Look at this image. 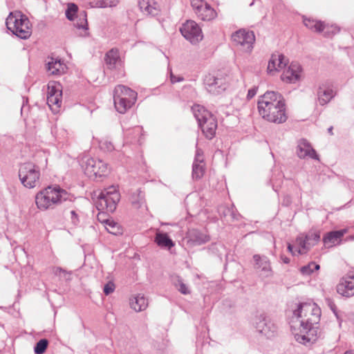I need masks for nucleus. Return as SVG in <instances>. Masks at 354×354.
<instances>
[{
  "label": "nucleus",
  "mask_w": 354,
  "mask_h": 354,
  "mask_svg": "<svg viewBox=\"0 0 354 354\" xmlns=\"http://www.w3.org/2000/svg\"><path fill=\"white\" fill-rule=\"evenodd\" d=\"M293 319L299 324V328L291 325L292 334L297 342L306 345L313 344L321 337L322 330L318 324L321 317V309L315 303L305 302L299 304L297 309L293 311Z\"/></svg>",
  "instance_id": "nucleus-1"
},
{
  "label": "nucleus",
  "mask_w": 354,
  "mask_h": 354,
  "mask_svg": "<svg viewBox=\"0 0 354 354\" xmlns=\"http://www.w3.org/2000/svg\"><path fill=\"white\" fill-rule=\"evenodd\" d=\"M258 109L262 118L270 122L281 124L288 119L284 97L278 92L267 91L261 95Z\"/></svg>",
  "instance_id": "nucleus-2"
},
{
  "label": "nucleus",
  "mask_w": 354,
  "mask_h": 354,
  "mask_svg": "<svg viewBox=\"0 0 354 354\" xmlns=\"http://www.w3.org/2000/svg\"><path fill=\"white\" fill-rule=\"evenodd\" d=\"M68 196V192L59 186H49L36 194L35 203L39 209L46 210L66 201Z\"/></svg>",
  "instance_id": "nucleus-3"
},
{
  "label": "nucleus",
  "mask_w": 354,
  "mask_h": 354,
  "mask_svg": "<svg viewBox=\"0 0 354 354\" xmlns=\"http://www.w3.org/2000/svg\"><path fill=\"white\" fill-rule=\"evenodd\" d=\"M6 24L10 31L21 39H26L31 35L30 21L20 12H10L6 19Z\"/></svg>",
  "instance_id": "nucleus-4"
},
{
  "label": "nucleus",
  "mask_w": 354,
  "mask_h": 354,
  "mask_svg": "<svg viewBox=\"0 0 354 354\" xmlns=\"http://www.w3.org/2000/svg\"><path fill=\"white\" fill-rule=\"evenodd\" d=\"M137 93L130 88L118 85L114 91V106L118 112L124 113L136 102Z\"/></svg>",
  "instance_id": "nucleus-5"
},
{
  "label": "nucleus",
  "mask_w": 354,
  "mask_h": 354,
  "mask_svg": "<svg viewBox=\"0 0 354 354\" xmlns=\"http://www.w3.org/2000/svg\"><path fill=\"white\" fill-rule=\"evenodd\" d=\"M18 176L21 183L26 188L32 189L39 185L40 169L32 162L21 164Z\"/></svg>",
  "instance_id": "nucleus-6"
},
{
  "label": "nucleus",
  "mask_w": 354,
  "mask_h": 354,
  "mask_svg": "<svg viewBox=\"0 0 354 354\" xmlns=\"http://www.w3.org/2000/svg\"><path fill=\"white\" fill-rule=\"evenodd\" d=\"M120 200V194L117 187L111 186L100 192L96 201V207L99 210L113 212Z\"/></svg>",
  "instance_id": "nucleus-7"
},
{
  "label": "nucleus",
  "mask_w": 354,
  "mask_h": 354,
  "mask_svg": "<svg viewBox=\"0 0 354 354\" xmlns=\"http://www.w3.org/2000/svg\"><path fill=\"white\" fill-rule=\"evenodd\" d=\"M180 31L182 35L193 44L198 43L203 37L201 28L194 21H187L183 24Z\"/></svg>",
  "instance_id": "nucleus-8"
},
{
  "label": "nucleus",
  "mask_w": 354,
  "mask_h": 354,
  "mask_svg": "<svg viewBox=\"0 0 354 354\" xmlns=\"http://www.w3.org/2000/svg\"><path fill=\"white\" fill-rule=\"evenodd\" d=\"M85 173L90 178L102 177L108 174L107 165L101 160L89 158L85 163Z\"/></svg>",
  "instance_id": "nucleus-9"
},
{
  "label": "nucleus",
  "mask_w": 354,
  "mask_h": 354,
  "mask_svg": "<svg viewBox=\"0 0 354 354\" xmlns=\"http://www.w3.org/2000/svg\"><path fill=\"white\" fill-rule=\"evenodd\" d=\"M232 38L236 45L241 46L246 52H250L253 48L255 36L252 31L239 30L232 35Z\"/></svg>",
  "instance_id": "nucleus-10"
},
{
  "label": "nucleus",
  "mask_w": 354,
  "mask_h": 354,
  "mask_svg": "<svg viewBox=\"0 0 354 354\" xmlns=\"http://www.w3.org/2000/svg\"><path fill=\"white\" fill-rule=\"evenodd\" d=\"M254 324L257 330L268 338L274 337L277 330L276 325L264 314H261L256 317Z\"/></svg>",
  "instance_id": "nucleus-11"
},
{
  "label": "nucleus",
  "mask_w": 354,
  "mask_h": 354,
  "mask_svg": "<svg viewBox=\"0 0 354 354\" xmlns=\"http://www.w3.org/2000/svg\"><path fill=\"white\" fill-rule=\"evenodd\" d=\"M337 292L345 297L354 295V272H351L340 279L336 286Z\"/></svg>",
  "instance_id": "nucleus-12"
},
{
  "label": "nucleus",
  "mask_w": 354,
  "mask_h": 354,
  "mask_svg": "<svg viewBox=\"0 0 354 354\" xmlns=\"http://www.w3.org/2000/svg\"><path fill=\"white\" fill-rule=\"evenodd\" d=\"M253 259L255 262L254 268L260 274L264 277H270L273 275V271L271 268L269 259L263 255L254 254Z\"/></svg>",
  "instance_id": "nucleus-13"
},
{
  "label": "nucleus",
  "mask_w": 354,
  "mask_h": 354,
  "mask_svg": "<svg viewBox=\"0 0 354 354\" xmlns=\"http://www.w3.org/2000/svg\"><path fill=\"white\" fill-rule=\"evenodd\" d=\"M320 239L319 232H309L304 239L303 237H297L296 242L301 247L298 250L299 254L306 252L311 246L315 245Z\"/></svg>",
  "instance_id": "nucleus-14"
},
{
  "label": "nucleus",
  "mask_w": 354,
  "mask_h": 354,
  "mask_svg": "<svg viewBox=\"0 0 354 354\" xmlns=\"http://www.w3.org/2000/svg\"><path fill=\"white\" fill-rule=\"evenodd\" d=\"M301 67L297 62H292L282 73L281 78L286 83H295L300 79Z\"/></svg>",
  "instance_id": "nucleus-15"
},
{
  "label": "nucleus",
  "mask_w": 354,
  "mask_h": 354,
  "mask_svg": "<svg viewBox=\"0 0 354 354\" xmlns=\"http://www.w3.org/2000/svg\"><path fill=\"white\" fill-rule=\"evenodd\" d=\"M204 82L207 86V91L213 94H219L226 88L225 85L223 84V79L218 78L211 74H208L205 76Z\"/></svg>",
  "instance_id": "nucleus-16"
},
{
  "label": "nucleus",
  "mask_w": 354,
  "mask_h": 354,
  "mask_svg": "<svg viewBox=\"0 0 354 354\" xmlns=\"http://www.w3.org/2000/svg\"><path fill=\"white\" fill-rule=\"evenodd\" d=\"M62 91L61 85H48L47 103L49 106L53 105L60 107L62 104Z\"/></svg>",
  "instance_id": "nucleus-17"
},
{
  "label": "nucleus",
  "mask_w": 354,
  "mask_h": 354,
  "mask_svg": "<svg viewBox=\"0 0 354 354\" xmlns=\"http://www.w3.org/2000/svg\"><path fill=\"white\" fill-rule=\"evenodd\" d=\"M206 138L212 140L216 135L217 121L214 115L208 117L198 124Z\"/></svg>",
  "instance_id": "nucleus-18"
},
{
  "label": "nucleus",
  "mask_w": 354,
  "mask_h": 354,
  "mask_svg": "<svg viewBox=\"0 0 354 354\" xmlns=\"http://www.w3.org/2000/svg\"><path fill=\"white\" fill-rule=\"evenodd\" d=\"M288 64V59L283 54H273L268 62L267 71L268 73L279 71Z\"/></svg>",
  "instance_id": "nucleus-19"
},
{
  "label": "nucleus",
  "mask_w": 354,
  "mask_h": 354,
  "mask_svg": "<svg viewBox=\"0 0 354 354\" xmlns=\"http://www.w3.org/2000/svg\"><path fill=\"white\" fill-rule=\"evenodd\" d=\"M297 153L300 158H305L306 156H309L313 159L318 160V156L315 150L305 139H301L298 142Z\"/></svg>",
  "instance_id": "nucleus-20"
},
{
  "label": "nucleus",
  "mask_w": 354,
  "mask_h": 354,
  "mask_svg": "<svg viewBox=\"0 0 354 354\" xmlns=\"http://www.w3.org/2000/svg\"><path fill=\"white\" fill-rule=\"evenodd\" d=\"M346 230L331 231L325 234L323 242L326 247L330 248L340 242L341 239L346 234Z\"/></svg>",
  "instance_id": "nucleus-21"
},
{
  "label": "nucleus",
  "mask_w": 354,
  "mask_h": 354,
  "mask_svg": "<svg viewBox=\"0 0 354 354\" xmlns=\"http://www.w3.org/2000/svg\"><path fill=\"white\" fill-rule=\"evenodd\" d=\"M317 94L319 103L322 106L328 103L335 95L333 90L325 84L319 86Z\"/></svg>",
  "instance_id": "nucleus-22"
},
{
  "label": "nucleus",
  "mask_w": 354,
  "mask_h": 354,
  "mask_svg": "<svg viewBox=\"0 0 354 354\" xmlns=\"http://www.w3.org/2000/svg\"><path fill=\"white\" fill-rule=\"evenodd\" d=\"M205 174V164L200 155L199 150L196 151L194 161L192 165V178L197 180L201 179Z\"/></svg>",
  "instance_id": "nucleus-23"
},
{
  "label": "nucleus",
  "mask_w": 354,
  "mask_h": 354,
  "mask_svg": "<svg viewBox=\"0 0 354 354\" xmlns=\"http://www.w3.org/2000/svg\"><path fill=\"white\" fill-rule=\"evenodd\" d=\"M138 6L142 12L146 15L156 16L159 13V7L153 0H139Z\"/></svg>",
  "instance_id": "nucleus-24"
},
{
  "label": "nucleus",
  "mask_w": 354,
  "mask_h": 354,
  "mask_svg": "<svg viewBox=\"0 0 354 354\" xmlns=\"http://www.w3.org/2000/svg\"><path fill=\"white\" fill-rule=\"evenodd\" d=\"M66 65L60 59L50 58L46 64V69L51 75H60L65 72Z\"/></svg>",
  "instance_id": "nucleus-25"
},
{
  "label": "nucleus",
  "mask_w": 354,
  "mask_h": 354,
  "mask_svg": "<svg viewBox=\"0 0 354 354\" xmlns=\"http://www.w3.org/2000/svg\"><path fill=\"white\" fill-rule=\"evenodd\" d=\"M104 61L108 68H115L120 62L118 50L116 48H112L109 50L105 55Z\"/></svg>",
  "instance_id": "nucleus-26"
},
{
  "label": "nucleus",
  "mask_w": 354,
  "mask_h": 354,
  "mask_svg": "<svg viewBox=\"0 0 354 354\" xmlns=\"http://www.w3.org/2000/svg\"><path fill=\"white\" fill-rule=\"evenodd\" d=\"M203 21H210L216 17L215 10L206 3L195 13Z\"/></svg>",
  "instance_id": "nucleus-27"
},
{
  "label": "nucleus",
  "mask_w": 354,
  "mask_h": 354,
  "mask_svg": "<svg viewBox=\"0 0 354 354\" xmlns=\"http://www.w3.org/2000/svg\"><path fill=\"white\" fill-rule=\"evenodd\" d=\"M130 306L135 311L140 312L147 308L148 301L144 295L138 294L131 299Z\"/></svg>",
  "instance_id": "nucleus-28"
},
{
  "label": "nucleus",
  "mask_w": 354,
  "mask_h": 354,
  "mask_svg": "<svg viewBox=\"0 0 354 354\" xmlns=\"http://www.w3.org/2000/svg\"><path fill=\"white\" fill-rule=\"evenodd\" d=\"M192 110L194 117L198 121V124L203 121L209 118L212 114L209 112L205 108L199 104H195L192 107Z\"/></svg>",
  "instance_id": "nucleus-29"
},
{
  "label": "nucleus",
  "mask_w": 354,
  "mask_h": 354,
  "mask_svg": "<svg viewBox=\"0 0 354 354\" xmlns=\"http://www.w3.org/2000/svg\"><path fill=\"white\" fill-rule=\"evenodd\" d=\"M189 241L194 245H200L209 241V236L198 230H192L189 234Z\"/></svg>",
  "instance_id": "nucleus-30"
},
{
  "label": "nucleus",
  "mask_w": 354,
  "mask_h": 354,
  "mask_svg": "<svg viewBox=\"0 0 354 354\" xmlns=\"http://www.w3.org/2000/svg\"><path fill=\"white\" fill-rule=\"evenodd\" d=\"M155 241L158 245L162 248H167L170 249L174 246V241L169 238L167 233L158 232L156 234Z\"/></svg>",
  "instance_id": "nucleus-31"
},
{
  "label": "nucleus",
  "mask_w": 354,
  "mask_h": 354,
  "mask_svg": "<svg viewBox=\"0 0 354 354\" xmlns=\"http://www.w3.org/2000/svg\"><path fill=\"white\" fill-rule=\"evenodd\" d=\"M73 21L74 26L77 28L83 29L84 30H88L86 12L84 10L80 12Z\"/></svg>",
  "instance_id": "nucleus-32"
},
{
  "label": "nucleus",
  "mask_w": 354,
  "mask_h": 354,
  "mask_svg": "<svg viewBox=\"0 0 354 354\" xmlns=\"http://www.w3.org/2000/svg\"><path fill=\"white\" fill-rule=\"evenodd\" d=\"M125 135L130 139L131 142H140V137L142 135V128L140 126H136L132 129L126 131Z\"/></svg>",
  "instance_id": "nucleus-33"
},
{
  "label": "nucleus",
  "mask_w": 354,
  "mask_h": 354,
  "mask_svg": "<svg viewBox=\"0 0 354 354\" xmlns=\"http://www.w3.org/2000/svg\"><path fill=\"white\" fill-rule=\"evenodd\" d=\"M304 24L308 28L316 32H322L324 27V22L313 19L304 18Z\"/></svg>",
  "instance_id": "nucleus-34"
},
{
  "label": "nucleus",
  "mask_w": 354,
  "mask_h": 354,
  "mask_svg": "<svg viewBox=\"0 0 354 354\" xmlns=\"http://www.w3.org/2000/svg\"><path fill=\"white\" fill-rule=\"evenodd\" d=\"M172 282L178 290L183 295H188L190 293L188 286L183 282L180 277L178 275L173 277Z\"/></svg>",
  "instance_id": "nucleus-35"
},
{
  "label": "nucleus",
  "mask_w": 354,
  "mask_h": 354,
  "mask_svg": "<svg viewBox=\"0 0 354 354\" xmlns=\"http://www.w3.org/2000/svg\"><path fill=\"white\" fill-rule=\"evenodd\" d=\"M322 32H323L324 37H332L339 32V28H338L337 26H330L324 23V27L322 30Z\"/></svg>",
  "instance_id": "nucleus-36"
},
{
  "label": "nucleus",
  "mask_w": 354,
  "mask_h": 354,
  "mask_svg": "<svg viewBox=\"0 0 354 354\" xmlns=\"http://www.w3.org/2000/svg\"><path fill=\"white\" fill-rule=\"evenodd\" d=\"M320 266L319 264L314 261H311L307 265L302 266L300 268V272L304 275H310L314 270H318Z\"/></svg>",
  "instance_id": "nucleus-37"
},
{
  "label": "nucleus",
  "mask_w": 354,
  "mask_h": 354,
  "mask_svg": "<svg viewBox=\"0 0 354 354\" xmlns=\"http://www.w3.org/2000/svg\"><path fill=\"white\" fill-rule=\"evenodd\" d=\"M78 13V7L76 4L73 3L68 4L67 9L66 10V17L68 20H74L75 17H76Z\"/></svg>",
  "instance_id": "nucleus-38"
},
{
  "label": "nucleus",
  "mask_w": 354,
  "mask_h": 354,
  "mask_svg": "<svg viewBox=\"0 0 354 354\" xmlns=\"http://www.w3.org/2000/svg\"><path fill=\"white\" fill-rule=\"evenodd\" d=\"M48 341L46 339H41L39 340L35 347L34 351L35 354H44L48 347Z\"/></svg>",
  "instance_id": "nucleus-39"
},
{
  "label": "nucleus",
  "mask_w": 354,
  "mask_h": 354,
  "mask_svg": "<svg viewBox=\"0 0 354 354\" xmlns=\"http://www.w3.org/2000/svg\"><path fill=\"white\" fill-rule=\"evenodd\" d=\"M105 227L109 233L113 234H117L119 233V227L118 223L113 221L106 220L105 221Z\"/></svg>",
  "instance_id": "nucleus-40"
},
{
  "label": "nucleus",
  "mask_w": 354,
  "mask_h": 354,
  "mask_svg": "<svg viewBox=\"0 0 354 354\" xmlns=\"http://www.w3.org/2000/svg\"><path fill=\"white\" fill-rule=\"evenodd\" d=\"M325 302L326 305L329 307V308L333 311L334 315H335L336 318L339 320V323L341 322L342 319H340V317L338 314L337 306L333 301V300L330 298H326L325 299Z\"/></svg>",
  "instance_id": "nucleus-41"
},
{
  "label": "nucleus",
  "mask_w": 354,
  "mask_h": 354,
  "mask_svg": "<svg viewBox=\"0 0 354 354\" xmlns=\"http://www.w3.org/2000/svg\"><path fill=\"white\" fill-rule=\"evenodd\" d=\"M191 6L196 13L198 12L203 6H204L207 2L203 0H190Z\"/></svg>",
  "instance_id": "nucleus-42"
},
{
  "label": "nucleus",
  "mask_w": 354,
  "mask_h": 354,
  "mask_svg": "<svg viewBox=\"0 0 354 354\" xmlns=\"http://www.w3.org/2000/svg\"><path fill=\"white\" fill-rule=\"evenodd\" d=\"M222 245L221 244L214 243L207 248V250L209 253L216 255H220V248H222Z\"/></svg>",
  "instance_id": "nucleus-43"
},
{
  "label": "nucleus",
  "mask_w": 354,
  "mask_h": 354,
  "mask_svg": "<svg viewBox=\"0 0 354 354\" xmlns=\"http://www.w3.org/2000/svg\"><path fill=\"white\" fill-rule=\"evenodd\" d=\"M100 147L102 149L107 151H111L114 149L113 144L107 140L101 141L100 142Z\"/></svg>",
  "instance_id": "nucleus-44"
},
{
  "label": "nucleus",
  "mask_w": 354,
  "mask_h": 354,
  "mask_svg": "<svg viewBox=\"0 0 354 354\" xmlns=\"http://www.w3.org/2000/svg\"><path fill=\"white\" fill-rule=\"evenodd\" d=\"M115 284L112 281H109L107 283H106L104 286V292L106 295H109L111 293H112L115 290Z\"/></svg>",
  "instance_id": "nucleus-45"
},
{
  "label": "nucleus",
  "mask_w": 354,
  "mask_h": 354,
  "mask_svg": "<svg viewBox=\"0 0 354 354\" xmlns=\"http://www.w3.org/2000/svg\"><path fill=\"white\" fill-rule=\"evenodd\" d=\"M53 273L56 276L64 277L65 278H66L67 274H71V272H67L66 270H64L63 268H62L60 267L54 268Z\"/></svg>",
  "instance_id": "nucleus-46"
},
{
  "label": "nucleus",
  "mask_w": 354,
  "mask_h": 354,
  "mask_svg": "<svg viewBox=\"0 0 354 354\" xmlns=\"http://www.w3.org/2000/svg\"><path fill=\"white\" fill-rule=\"evenodd\" d=\"M184 80V78L183 77H176L171 72L170 73V81L172 84L182 82Z\"/></svg>",
  "instance_id": "nucleus-47"
},
{
  "label": "nucleus",
  "mask_w": 354,
  "mask_h": 354,
  "mask_svg": "<svg viewBox=\"0 0 354 354\" xmlns=\"http://www.w3.org/2000/svg\"><path fill=\"white\" fill-rule=\"evenodd\" d=\"M71 214L72 223L75 225L77 224L79 222L78 216L77 213L75 212V211L72 210L71 212Z\"/></svg>",
  "instance_id": "nucleus-48"
},
{
  "label": "nucleus",
  "mask_w": 354,
  "mask_h": 354,
  "mask_svg": "<svg viewBox=\"0 0 354 354\" xmlns=\"http://www.w3.org/2000/svg\"><path fill=\"white\" fill-rule=\"evenodd\" d=\"M257 93V91L255 88H251L248 91V95H247V97L248 99H251Z\"/></svg>",
  "instance_id": "nucleus-49"
},
{
  "label": "nucleus",
  "mask_w": 354,
  "mask_h": 354,
  "mask_svg": "<svg viewBox=\"0 0 354 354\" xmlns=\"http://www.w3.org/2000/svg\"><path fill=\"white\" fill-rule=\"evenodd\" d=\"M131 203L132 204L136 207V208H139L141 205L142 204V200H138V201H136V200H133L132 199L131 200Z\"/></svg>",
  "instance_id": "nucleus-50"
},
{
  "label": "nucleus",
  "mask_w": 354,
  "mask_h": 354,
  "mask_svg": "<svg viewBox=\"0 0 354 354\" xmlns=\"http://www.w3.org/2000/svg\"><path fill=\"white\" fill-rule=\"evenodd\" d=\"M281 259L282 260V261L284 263H290V259L286 256H283V255H281Z\"/></svg>",
  "instance_id": "nucleus-51"
},
{
  "label": "nucleus",
  "mask_w": 354,
  "mask_h": 354,
  "mask_svg": "<svg viewBox=\"0 0 354 354\" xmlns=\"http://www.w3.org/2000/svg\"><path fill=\"white\" fill-rule=\"evenodd\" d=\"M288 250L291 252L292 254H294V252H293V246L290 244V243H288Z\"/></svg>",
  "instance_id": "nucleus-52"
},
{
  "label": "nucleus",
  "mask_w": 354,
  "mask_h": 354,
  "mask_svg": "<svg viewBox=\"0 0 354 354\" xmlns=\"http://www.w3.org/2000/svg\"><path fill=\"white\" fill-rule=\"evenodd\" d=\"M344 354H354V350L346 351Z\"/></svg>",
  "instance_id": "nucleus-53"
},
{
  "label": "nucleus",
  "mask_w": 354,
  "mask_h": 354,
  "mask_svg": "<svg viewBox=\"0 0 354 354\" xmlns=\"http://www.w3.org/2000/svg\"><path fill=\"white\" fill-rule=\"evenodd\" d=\"M333 127H330L328 129V132L330 134V135H333Z\"/></svg>",
  "instance_id": "nucleus-54"
}]
</instances>
